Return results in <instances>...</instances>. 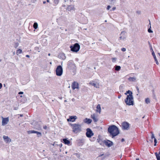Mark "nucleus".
<instances>
[{"label": "nucleus", "mask_w": 160, "mask_h": 160, "mask_svg": "<svg viewBox=\"0 0 160 160\" xmlns=\"http://www.w3.org/2000/svg\"><path fill=\"white\" fill-rule=\"evenodd\" d=\"M124 94L125 95H127V97L124 100L126 104L129 106L133 105H134L133 97L132 91L128 90Z\"/></svg>", "instance_id": "1"}, {"label": "nucleus", "mask_w": 160, "mask_h": 160, "mask_svg": "<svg viewBox=\"0 0 160 160\" xmlns=\"http://www.w3.org/2000/svg\"><path fill=\"white\" fill-rule=\"evenodd\" d=\"M108 132L112 135V138H114L119 133V130L118 127L115 125H112L109 127L108 128Z\"/></svg>", "instance_id": "2"}, {"label": "nucleus", "mask_w": 160, "mask_h": 160, "mask_svg": "<svg viewBox=\"0 0 160 160\" xmlns=\"http://www.w3.org/2000/svg\"><path fill=\"white\" fill-rule=\"evenodd\" d=\"M72 127V132L75 133H77L81 131V125L79 124H70Z\"/></svg>", "instance_id": "3"}, {"label": "nucleus", "mask_w": 160, "mask_h": 160, "mask_svg": "<svg viewBox=\"0 0 160 160\" xmlns=\"http://www.w3.org/2000/svg\"><path fill=\"white\" fill-rule=\"evenodd\" d=\"M70 48L72 52H77L79 50L80 46L78 43H76L73 46H71Z\"/></svg>", "instance_id": "4"}, {"label": "nucleus", "mask_w": 160, "mask_h": 160, "mask_svg": "<svg viewBox=\"0 0 160 160\" xmlns=\"http://www.w3.org/2000/svg\"><path fill=\"white\" fill-rule=\"evenodd\" d=\"M56 74L57 76H61L63 73V69L61 65H59L57 67L56 70Z\"/></svg>", "instance_id": "5"}, {"label": "nucleus", "mask_w": 160, "mask_h": 160, "mask_svg": "<svg viewBox=\"0 0 160 160\" xmlns=\"http://www.w3.org/2000/svg\"><path fill=\"white\" fill-rule=\"evenodd\" d=\"M67 65L68 68L69 69H73L75 67V64L73 62L72 60L68 62Z\"/></svg>", "instance_id": "6"}, {"label": "nucleus", "mask_w": 160, "mask_h": 160, "mask_svg": "<svg viewBox=\"0 0 160 160\" xmlns=\"http://www.w3.org/2000/svg\"><path fill=\"white\" fill-rule=\"evenodd\" d=\"M121 125L122 129L128 130L129 129V124L128 122H124L122 123Z\"/></svg>", "instance_id": "7"}, {"label": "nucleus", "mask_w": 160, "mask_h": 160, "mask_svg": "<svg viewBox=\"0 0 160 160\" xmlns=\"http://www.w3.org/2000/svg\"><path fill=\"white\" fill-rule=\"evenodd\" d=\"M86 136L89 138H91L93 135L92 130L89 128H88L86 129Z\"/></svg>", "instance_id": "8"}, {"label": "nucleus", "mask_w": 160, "mask_h": 160, "mask_svg": "<svg viewBox=\"0 0 160 160\" xmlns=\"http://www.w3.org/2000/svg\"><path fill=\"white\" fill-rule=\"evenodd\" d=\"M119 40L124 41L126 39V32L125 31H122L120 34Z\"/></svg>", "instance_id": "9"}, {"label": "nucleus", "mask_w": 160, "mask_h": 160, "mask_svg": "<svg viewBox=\"0 0 160 160\" xmlns=\"http://www.w3.org/2000/svg\"><path fill=\"white\" fill-rule=\"evenodd\" d=\"M3 138L4 142L6 143H9L11 141V139L8 136L3 135Z\"/></svg>", "instance_id": "10"}, {"label": "nucleus", "mask_w": 160, "mask_h": 160, "mask_svg": "<svg viewBox=\"0 0 160 160\" xmlns=\"http://www.w3.org/2000/svg\"><path fill=\"white\" fill-rule=\"evenodd\" d=\"M104 143L106 146L108 147H111L113 145V142L109 140H105L104 141Z\"/></svg>", "instance_id": "11"}, {"label": "nucleus", "mask_w": 160, "mask_h": 160, "mask_svg": "<svg viewBox=\"0 0 160 160\" xmlns=\"http://www.w3.org/2000/svg\"><path fill=\"white\" fill-rule=\"evenodd\" d=\"M77 118V117L76 116H70L68 119H67V121L68 122L70 121L73 122Z\"/></svg>", "instance_id": "12"}, {"label": "nucleus", "mask_w": 160, "mask_h": 160, "mask_svg": "<svg viewBox=\"0 0 160 160\" xmlns=\"http://www.w3.org/2000/svg\"><path fill=\"white\" fill-rule=\"evenodd\" d=\"M91 118L93 119L94 122H96L98 121V118L96 114H93L91 115Z\"/></svg>", "instance_id": "13"}, {"label": "nucleus", "mask_w": 160, "mask_h": 160, "mask_svg": "<svg viewBox=\"0 0 160 160\" xmlns=\"http://www.w3.org/2000/svg\"><path fill=\"white\" fill-rule=\"evenodd\" d=\"M9 122V119L8 118H2V125L4 126L7 124Z\"/></svg>", "instance_id": "14"}, {"label": "nucleus", "mask_w": 160, "mask_h": 160, "mask_svg": "<svg viewBox=\"0 0 160 160\" xmlns=\"http://www.w3.org/2000/svg\"><path fill=\"white\" fill-rule=\"evenodd\" d=\"M85 140L84 139L82 138L79 139L77 140V142L78 145L79 146H82L84 144Z\"/></svg>", "instance_id": "15"}, {"label": "nucleus", "mask_w": 160, "mask_h": 160, "mask_svg": "<svg viewBox=\"0 0 160 160\" xmlns=\"http://www.w3.org/2000/svg\"><path fill=\"white\" fill-rule=\"evenodd\" d=\"M72 88L73 89H75L76 88H78V83L74 82L72 83Z\"/></svg>", "instance_id": "16"}, {"label": "nucleus", "mask_w": 160, "mask_h": 160, "mask_svg": "<svg viewBox=\"0 0 160 160\" xmlns=\"http://www.w3.org/2000/svg\"><path fill=\"white\" fill-rule=\"evenodd\" d=\"M63 142L65 144L69 145L70 143V141L67 138H63L62 140Z\"/></svg>", "instance_id": "17"}, {"label": "nucleus", "mask_w": 160, "mask_h": 160, "mask_svg": "<svg viewBox=\"0 0 160 160\" xmlns=\"http://www.w3.org/2000/svg\"><path fill=\"white\" fill-rule=\"evenodd\" d=\"M89 84L94 87L96 88H99V84L98 83H95L93 82H91L89 83Z\"/></svg>", "instance_id": "18"}, {"label": "nucleus", "mask_w": 160, "mask_h": 160, "mask_svg": "<svg viewBox=\"0 0 160 160\" xmlns=\"http://www.w3.org/2000/svg\"><path fill=\"white\" fill-rule=\"evenodd\" d=\"M92 120L90 119L86 118L84 120V122L87 124H89L91 123Z\"/></svg>", "instance_id": "19"}, {"label": "nucleus", "mask_w": 160, "mask_h": 160, "mask_svg": "<svg viewBox=\"0 0 160 160\" xmlns=\"http://www.w3.org/2000/svg\"><path fill=\"white\" fill-rule=\"evenodd\" d=\"M152 54L154 58V60H155V62H156V63L157 64V65H158L159 64V63L158 62V61L156 58V55H155V53H154V51H153V52H152Z\"/></svg>", "instance_id": "20"}, {"label": "nucleus", "mask_w": 160, "mask_h": 160, "mask_svg": "<svg viewBox=\"0 0 160 160\" xmlns=\"http://www.w3.org/2000/svg\"><path fill=\"white\" fill-rule=\"evenodd\" d=\"M58 57L59 58H61L63 60H64L66 58V56L63 53L60 54L59 55Z\"/></svg>", "instance_id": "21"}, {"label": "nucleus", "mask_w": 160, "mask_h": 160, "mask_svg": "<svg viewBox=\"0 0 160 160\" xmlns=\"http://www.w3.org/2000/svg\"><path fill=\"white\" fill-rule=\"evenodd\" d=\"M74 9V7L72 5H69L68 6L67 10L68 11H70L71 10H73Z\"/></svg>", "instance_id": "22"}, {"label": "nucleus", "mask_w": 160, "mask_h": 160, "mask_svg": "<svg viewBox=\"0 0 160 160\" xmlns=\"http://www.w3.org/2000/svg\"><path fill=\"white\" fill-rule=\"evenodd\" d=\"M97 110H96V112H99V113L101 111V107L100 106L99 104H98L97 107Z\"/></svg>", "instance_id": "23"}, {"label": "nucleus", "mask_w": 160, "mask_h": 160, "mask_svg": "<svg viewBox=\"0 0 160 160\" xmlns=\"http://www.w3.org/2000/svg\"><path fill=\"white\" fill-rule=\"evenodd\" d=\"M128 80L130 81L134 82L136 80V78L135 77H130L128 78Z\"/></svg>", "instance_id": "24"}, {"label": "nucleus", "mask_w": 160, "mask_h": 160, "mask_svg": "<svg viewBox=\"0 0 160 160\" xmlns=\"http://www.w3.org/2000/svg\"><path fill=\"white\" fill-rule=\"evenodd\" d=\"M38 27V25L37 22H35L33 25V27L35 29H37Z\"/></svg>", "instance_id": "25"}, {"label": "nucleus", "mask_w": 160, "mask_h": 160, "mask_svg": "<svg viewBox=\"0 0 160 160\" xmlns=\"http://www.w3.org/2000/svg\"><path fill=\"white\" fill-rule=\"evenodd\" d=\"M155 154L156 156L157 160H160V156L159 154H158L157 152H156Z\"/></svg>", "instance_id": "26"}, {"label": "nucleus", "mask_w": 160, "mask_h": 160, "mask_svg": "<svg viewBox=\"0 0 160 160\" xmlns=\"http://www.w3.org/2000/svg\"><path fill=\"white\" fill-rule=\"evenodd\" d=\"M22 52V50L21 49H18L16 51V54L18 55L19 54L21 53Z\"/></svg>", "instance_id": "27"}, {"label": "nucleus", "mask_w": 160, "mask_h": 160, "mask_svg": "<svg viewBox=\"0 0 160 160\" xmlns=\"http://www.w3.org/2000/svg\"><path fill=\"white\" fill-rule=\"evenodd\" d=\"M121 68L120 66H116L115 67V69L116 71H119Z\"/></svg>", "instance_id": "28"}, {"label": "nucleus", "mask_w": 160, "mask_h": 160, "mask_svg": "<svg viewBox=\"0 0 160 160\" xmlns=\"http://www.w3.org/2000/svg\"><path fill=\"white\" fill-rule=\"evenodd\" d=\"M149 24L150 25V28H149L148 29V31L149 32V33H152L153 32V31H152L151 29H150V28H151V23H150V20H149Z\"/></svg>", "instance_id": "29"}, {"label": "nucleus", "mask_w": 160, "mask_h": 160, "mask_svg": "<svg viewBox=\"0 0 160 160\" xmlns=\"http://www.w3.org/2000/svg\"><path fill=\"white\" fill-rule=\"evenodd\" d=\"M36 131L35 130H30L28 131V134H31L33 133H36Z\"/></svg>", "instance_id": "30"}, {"label": "nucleus", "mask_w": 160, "mask_h": 160, "mask_svg": "<svg viewBox=\"0 0 160 160\" xmlns=\"http://www.w3.org/2000/svg\"><path fill=\"white\" fill-rule=\"evenodd\" d=\"M19 44L18 42H15L14 43V47L15 48H16L19 46Z\"/></svg>", "instance_id": "31"}, {"label": "nucleus", "mask_w": 160, "mask_h": 160, "mask_svg": "<svg viewBox=\"0 0 160 160\" xmlns=\"http://www.w3.org/2000/svg\"><path fill=\"white\" fill-rule=\"evenodd\" d=\"M145 102L147 104H148V103H149L150 102L149 99L148 98H146L145 99Z\"/></svg>", "instance_id": "32"}, {"label": "nucleus", "mask_w": 160, "mask_h": 160, "mask_svg": "<svg viewBox=\"0 0 160 160\" xmlns=\"http://www.w3.org/2000/svg\"><path fill=\"white\" fill-rule=\"evenodd\" d=\"M36 133H37V134L38 135V137H40L42 136V134L40 132L36 131Z\"/></svg>", "instance_id": "33"}, {"label": "nucleus", "mask_w": 160, "mask_h": 160, "mask_svg": "<svg viewBox=\"0 0 160 160\" xmlns=\"http://www.w3.org/2000/svg\"><path fill=\"white\" fill-rule=\"evenodd\" d=\"M58 2H59V0H54V2L55 3V5H56L58 4Z\"/></svg>", "instance_id": "34"}, {"label": "nucleus", "mask_w": 160, "mask_h": 160, "mask_svg": "<svg viewBox=\"0 0 160 160\" xmlns=\"http://www.w3.org/2000/svg\"><path fill=\"white\" fill-rule=\"evenodd\" d=\"M151 133L152 134L151 138L152 139L153 138L154 139V138H155V137H154V135L153 132H151Z\"/></svg>", "instance_id": "35"}, {"label": "nucleus", "mask_w": 160, "mask_h": 160, "mask_svg": "<svg viewBox=\"0 0 160 160\" xmlns=\"http://www.w3.org/2000/svg\"><path fill=\"white\" fill-rule=\"evenodd\" d=\"M116 59L117 58H112V61L113 62H115L116 60Z\"/></svg>", "instance_id": "36"}, {"label": "nucleus", "mask_w": 160, "mask_h": 160, "mask_svg": "<svg viewBox=\"0 0 160 160\" xmlns=\"http://www.w3.org/2000/svg\"><path fill=\"white\" fill-rule=\"evenodd\" d=\"M136 88L137 89V91H138V93H139V92H140V91H139V89L138 88V87L136 86Z\"/></svg>", "instance_id": "37"}, {"label": "nucleus", "mask_w": 160, "mask_h": 160, "mask_svg": "<svg viewBox=\"0 0 160 160\" xmlns=\"http://www.w3.org/2000/svg\"><path fill=\"white\" fill-rule=\"evenodd\" d=\"M98 142H99L101 145L102 144V143H104L103 141H102L101 140H99L98 141Z\"/></svg>", "instance_id": "38"}, {"label": "nucleus", "mask_w": 160, "mask_h": 160, "mask_svg": "<svg viewBox=\"0 0 160 160\" xmlns=\"http://www.w3.org/2000/svg\"><path fill=\"white\" fill-rule=\"evenodd\" d=\"M121 50L122 52H125L126 51V49L125 48H123L121 49Z\"/></svg>", "instance_id": "39"}, {"label": "nucleus", "mask_w": 160, "mask_h": 160, "mask_svg": "<svg viewBox=\"0 0 160 160\" xmlns=\"http://www.w3.org/2000/svg\"><path fill=\"white\" fill-rule=\"evenodd\" d=\"M110 8H111V7H110V6L108 5V6H107V9L108 10H109V9H110Z\"/></svg>", "instance_id": "40"}, {"label": "nucleus", "mask_w": 160, "mask_h": 160, "mask_svg": "<svg viewBox=\"0 0 160 160\" xmlns=\"http://www.w3.org/2000/svg\"><path fill=\"white\" fill-rule=\"evenodd\" d=\"M23 93V92H18L19 94H22Z\"/></svg>", "instance_id": "41"}, {"label": "nucleus", "mask_w": 160, "mask_h": 160, "mask_svg": "<svg viewBox=\"0 0 160 160\" xmlns=\"http://www.w3.org/2000/svg\"><path fill=\"white\" fill-rule=\"evenodd\" d=\"M154 143H157V140L156 139V138H154Z\"/></svg>", "instance_id": "42"}, {"label": "nucleus", "mask_w": 160, "mask_h": 160, "mask_svg": "<svg viewBox=\"0 0 160 160\" xmlns=\"http://www.w3.org/2000/svg\"><path fill=\"white\" fill-rule=\"evenodd\" d=\"M116 7H113L112 8V11H114L116 9Z\"/></svg>", "instance_id": "43"}, {"label": "nucleus", "mask_w": 160, "mask_h": 160, "mask_svg": "<svg viewBox=\"0 0 160 160\" xmlns=\"http://www.w3.org/2000/svg\"><path fill=\"white\" fill-rule=\"evenodd\" d=\"M122 95H119L118 96V98H120L121 97Z\"/></svg>", "instance_id": "44"}, {"label": "nucleus", "mask_w": 160, "mask_h": 160, "mask_svg": "<svg viewBox=\"0 0 160 160\" xmlns=\"http://www.w3.org/2000/svg\"><path fill=\"white\" fill-rule=\"evenodd\" d=\"M137 13H138V14H140L141 13V12L140 11H137Z\"/></svg>", "instance_id": "45"}, {"label": "nucleus", "mask_w": 160, "mask_h": 160, "mask_svg": "<svg viewBox=\"0 0 160 160\" xmlns=\"http://www.w3.org/2000/svg\"><path fill=\"white\" fill-rule=\"evenodd\" d=\"M47 126H45L43 127V128L45 129H47Z\"/></svg>", "instance_id": "46"}, {"label": "nucleus", "mask_w": 160, "mask_h": 160, "mask_svg": "<svg viewBox=\"0 0 160 160\" xmlns=\"http://www.w3.org/2000/svg\"><path fill=\"white\" fill-rule=\"evenodd\" d=\"M150 49L151 50H152V52H153V50L152 47L150 48Z\"/></svg>", "instance_id": "47"}, {"label": "nucleus", "mask_w": 160, "mask_h": 160, "mask_svg": "<svg viewBox=\"0 0 160 160\" xmlns=\"http://www.w3.org/2000/svg\"><path fill=\"white\" fill-rule=\"evenodd\" d=\"M2 87V83H0V89Z\"/></svg>", "instance_id": "48"}, {"label": "nucleus", "mask_w": 160, "mask_h": 160, "mask_svg": "<svg viewBox=\"0 0 160 160\" xmlns=\"http://www.w3.org/2000/svg\"><path fill=\"white\" fill-rule=\"evenodd\" d=\"M104 155V154H101V155H100L99 156V157H101L102 156H103Z\"/></svg>", "instance_id": "49"}, {"label": "nucleus", "mask_w": 160, "mask_h": 160, "mask_svg": "<svg viewBox=\"0 0 160 160\" xmlns=\"http://www.w3.org/2000/svg\"><path fill=\"white\" fill-rule=\"evenodd\" d=\"M124 141V138H122L121 139V141L122 142H123Z\"/></svg>", "instance_id": "50"}, {"label": "nucleus", "mask_w": 160, "mask_h": 160, "mask_svg": "<svg viewBox=\"0 0 160 160\" xmlns=\"http://www.w3.org/2000/svg\"><path fill=\"white\" fill-rule=\"evenodd\" d=\"M26 57H28V58H29L30 57L29 56V55H26Z\"/></svg>", "instance_id": "51"}, {"label": "nucleus", "mask_w": 160, "mask_h": 160, "mask_svg": "<svg viewBox=\"0 0 160 160\" xmlns=\"http://www.w3.org/2000/svg\"><path fill=\"white\" fill-rule=\"evenodd\" d=\"M107 156V155H105L104 156V157L103 158H105Z\"/></svg>", "instance_id": "52"}, {"label": "nucleus", "mask_w": 160, "mask_h": 160, "mask_svg": "<svg viewBox=\"0 0 160 160\" xmlns=\"http://www.w3.org/2000/svg\"><path fill=\"white\" fill-rule=\"evenodd\" d=\"M149 45V46L150 48H151V47H152V45L151 44H150Z\"/></svg>", "instance_id": "53"}, {"label": "nucleus", "mask_w": 160, "mask_h": 160, "mask_svg": "<svg viewBox=\"0 0 160 160\" xmlns=\"http://www.w3.org/2000/svg\"><path fill=\"white\" fill-rule=\"evenodd\" d=\"M149 45V46L150 48H151V47H152V45L151 44H150Z\"/></svg>", "instance_id": "54"}, {"label": "nucleus", "mask_w": 160, "mask_h": 160, "mask_svg": "<svg viewBox=\"0 0 160 160\" xmlns=\"http://www.w3.org/2000/svg\"><path fill=\"white\" fill-rule=\"evenodd\" d=\"M68 0H65V2H67V1H68ZM70 0V2H71V0Z\"/></svg>", "instance_id": "55"}, {"label": "nucleus", "mask_w": 160, "mask_h": 160, "mask_svg": "<svg viewBox=\"0 0 160 160\" xmlns=\"http://www.w3.org/2000/svg\"><path fill=\"white\" fill-rule=\"evenodd\" d=\"M20 116L21 117H22V116H23V115H22V114H20Z\"/></svg>", "instance_id": "56"}, {"label": "nucleus", "mask_w": 160, "mask_h": 160, "mask_svg": "<svg viewBox=\"0 0 160 160\" xmlns=\"http://www.w3.org/2000/svg\"><path fill=\"white\" fill-rule=\"evenodd\" d=\"M46 1H43V4H45V3H46Z\"/></svg>", "instance_id": "57"}, {"label": "nucleus", "mask_w": 160, "mask_h": 160, "mask_svg": "<svg viewBox=\"0 0 160 160\" xmlns=\"http://www.w3.org/2000/svg\"><path fill=\"white\" fill-rule=\"evenodd\" d=\"M148 43L149 45V44H150V42L149 41L148 42Z\"/></svg>", "instance_id": "58"}, {"label": "nucleus", "mask_w": 160, "mask_h": 160, "mask_svg": "<svg viewBox=\"0 0 160 160\" xmlns=\"http://www.w3.org/2000/svg\"><path fill=\"white\" fill-rule=\"evenodd\" d=\"M47 2H49V0H47Z\"/></svg>", "instance_id": "59"}, {"label": "nucleus", "mask_w": 160, "mask_h": 160, "mask_svg": "<svg viewBox=\"0 0 160 160\" xmlns=\"http://www.w3.org/2000/svg\"><path fill=\"white\" fill-rule=\"evenodd\" d=\"M156 143H154V145L155 146H156Z\"/></svg>", "instance_id": "60"}, {"label": "nucleus", "mask_w": 160, "mask_h": 160, "mask_svg": "<svg viewBox=\"0 0 160 160\" xmlns=\"http://www.w3.org/2000/svg\"><path fill=\"white\" fill-rule=\"evenodd\" d=\"M136 160H139V158H136Z\"/></svg>", "instance_id": "61"}, {"label": "nucleus", "mask_w": 160, "mask_h": 160, "mask_svg": "<svg viewBox=\"0 0 160 160\" xmlns=\"http://www.w3.org/2000/svg\"><path fill=\"white\" fill-rule=\"evenodd\" d=\"M15 52H13V55H15Z\"/></svg>", "instance_id": "62"}, {"label": "nucleus", "mask_w": 160, "mask_h": 160, "mask_svg": "<svg viewBox=\"0 0 160 160\" xmlns=\"http://www.w3.org/2000/svg\"><path fill=\"white\" fill-rule=\"evenodd\" d=\"M158 135L160 137V133H158Z\"/></svg>", "instance_id": "63"}, {"label": "nucleus", "mask_w": 160, "mask_h": 160, "mask_svg": "<svg viewBox=\"0 0 160 160\" xmlns=\"http://www.w3.org/2000/svg\"><path fill=\"white\" fill-rule=\"evenodd\" d=\"M48 55L50 56V53H48Z\"/></svg>", "instance_id": "64"}]
</instances>
